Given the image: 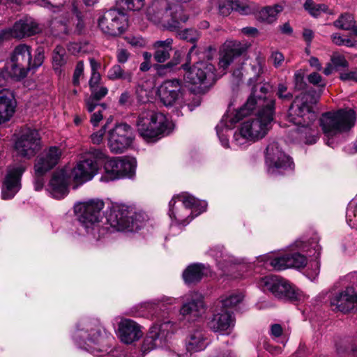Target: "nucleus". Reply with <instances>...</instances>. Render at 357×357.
<instances>
[{
  "label": "nucleus",
  "mask_w": 357,
  "mask_h": 357,
  "mask_svg": "<svg viewBox=\"0 0 357 357\" xmlns=\"http://www.w3.org/2000/svg\"><path fill=\"white\" fill-rule=\"evenodd\" d=\"M275 100L266 97H258L252 93L247 102L238 109H229L216 126L217 135L222 145L228 148L229 132L234 125L245 117L257 107V114L243 121L234 132L231 144L239 148L248 145L264 138L271 128L274 119Z\"/></svg>",
  "instance_id": "f257e3e1"
},
{
  "label": "nucleus",
  "mask_w": 357,
  "mask_h": 357,
  "mask_svg": "<svg viewBox=\"0 0 357 357\" xmlns=\"http://www.w3.org/2000/svg\"><path fill=\"white\" fill-rule=\"evenodd\" d=\"M319 96H313L310 92L301 93L296 97L289 109L287 121L296 128L293 131L294 138L306 144H315L319 139V132L317 114L312 109V105L316 104Z\"/></svg>",
  "instance_id": "f03ea898"
},
{
  "label": "nucleus",
  "mask_w": 357,
  "mask_h": 357,
  "mask_svg": "<svg viewBox=\"0 0 357 357\" xmlns=\"http://www.w3.org/2000/svg\"><path fill=\"white\" fill-rule=\"evenodd\" d=\"M105 218L107 223L116 231L136 232L149 220L148 215L123 202H107Z\"/></svg>",
  "instance_id": "7ed1b4c3"
},
{
  "label": "nucleus",
  "mask_w": 357,
  "mask_h": 357,
  "mask_svg": "<svg viewBox=\"0 0 357 357\" xmlns=\"http://www.w3.org/2000/svg\"><path fill=\"white\" fill-rule=\"evenodd\" d=\"M73 339L79 348L96 354L107 350L112 346L114 336L99 324L84 321L77 324Z\"/></svg>",
  "instance_id": "20e7f679"
},
{
  "label": "nucleus",
  "mask_w": 357,
  "mask_h": 357,
  "mask_svg": "<svg viewBox=\"0 0 357 357\" xmlns=\"http://www.w3.org/2000/svg\"><path fill=\"white\" fill-rule=\"evenodd\" d=\"M356 114L353 109H340L322 114L319 123L324 134L328 138L326 144L333 147L331 139L340 133L349 130L355 124Z\"/></svg>",
  "instance_id": "39448f33"
},
{
  "label": "nucleus",
  "mask_w": 357,
  "mask_h": 357,
  "mask_svg": "<svg viewBox=\"0 0 357 357\" xmlns=\"http://www.w3.org/2000/svg\"><path fill=\"white\" fill-rule=\"evenodd\" d=\"M104 202H76L74 212L81 227L86 234H91L98 240L104 233V229L100 227V221L102 218L101 210Z\"/></svg>",
  "instance_id": "423d86ee"
},
{
  "label": "nucleus",
  "mask_w": 357,
  "mask_h": 357,
  "mask_svg": "<svg viewBox=\"0 0 357 357\" xmlns=\"http://www.w3.org/2000/svg\"><path fill=\"white\" fill-rule=\"evenodd\" d=\"M105 158V155L102 151L91 149L82 154L79 160L68 174L69 177L77 184L91 180L98 172V160Z\"/></svg>",
  "instance_id": "0eeeda50"
},
{
  "label": "nucleus",
  "mask_w": 357,
  "mask_h": 357,
  "mask_svg": "<svg viewBox=\"0 0 357 357\" xmlns=\"http://www.w3.org/2000/svg\"><path fill=\"white\" fill-rule=\"evenodd\" d=\"M260 286L264 291H270L280 299L301 301L304 298L302 291L288 280L277 275H269L261 279Z\"/></svg>",
  "instance_id": "6e6552de"
},
{
  "label": "nucleus",
  "mask_w": 357,
  "mask_h": 357,
  "mask_svg": "<svg viewBox=\"0 0 357 357\" xmlns=\"http://www.w3.org/2000/svg\"><path fill=\"white\" fill-rule=\"evenodd\" d=\"M347 279L353 285L335 291L330 296L333 310L343 313L349 312L357 307V273L348 275Z\"/></svg>",
  "instance_id": "1a4fd4ad"
},
{
  "label": "nucleus",
  "mask_w": 357,
  "mask_h": 357,
  "mask_svg": "<svg viewBox=\"0 0 357 357\" xmlns=\"http://www.w3.org/2000/svg\"><path fill=\"white\" fill-rule=\"evenodd\" d=\"M137 160L135 158H113L105 161L102 181H109L123 177L132 178L135 174Z\"/></svg>",
  "instance_id": "9d476101"
},
{
  "label": "nucleus",
  "mask_w": 357,
  "mask_h": 357,
  "mask_svg": "<svg viewBox=\"0 0 357 357\" xmlns=\"http://www.w3.org/2000/svg\"><path fill=\"white\" fill-rule=\"evenodd\" d=\"M183 68L186 70L184 74L185 82L201 88L210 86L217 79L215 67L208 62H197L190 68H188V65L185 64Z\"/></svg>",
  "instance_id": "9b49d317"
},
{
  "label": "nucleus",
  "mask_w": 357,
  "mask_h": 357,
  "mask_svg": "<svg viewBox=\"0 0 357 357\" xmlns=\"http://www.w3.org/2000/svg\"><path fill=\"white\" fill-rule=\"evenodd\" d=\"M266 164L268 172L273 175L283 174L294 168L292 159L286 154L276 142L268 144L266 152Z\"/></svg>",
  "instance_id": "f8f14e48"
},
{
  "label": "nucleus",
  "mask_w": 357,
  "mask_h": 357,
  "mask_svg": "<svg viewBox=\"0 0 357 357\" xmlns=\"http://www.w3.org/2000/svg\"><path fill=\"white\" fill-rule=\"evenodd\" d=\"M101 31L108 36H118L128 28V17L118 10L110 9L105 12L98 20Z\"/></svg>",
  "instance_id": "ddd939ff"
},
{
  "label": "nucleus",
  "mask_w": 357,
  "mask_h": 357,
  "mask_svg": "<svg viewBox=\"0 0 357 357\" xmlns=\"http://www.w3.org/2000/svg\"><path fill=\"white\" fill-rule=\"evenodd\" d=\"M206 208V202H174L169 207V216L178 224L186 225Z\"/></svg>",
  "instance_id": "4468645a"
},
{
  "label": "nucleus",
  "mask_w": 357,
  "mask_h": 357,
  "mask_svg": "<svg viewBox=\"0 0 357 357\" xmlns=\"http://www.w3.org/2000/svg\"><path fill=\"white\" fill-rule=\"evenodd\" d=\"M134 138L132 129L129 125L118 123L109 131V148L114 153H121L132 145Z\"/></svg>",
  "instance_id": "2eb2a0df"
},
{
  "label": "nucleus",
  "mask_w": 357,
  "mask_h": 357,
  "mask_svg": "<svg viewBox=\"0 0 357 357\" xmlns=\"http://www.w3.org/2000/svg\"><path fill=\"white\" fill-rule=\"evenodd\" d=\"M10 67V76L16 79L26 77L27 72L31 70V49L30 47L21 44L15 48L11 56L10 61L7 64Z\"/></svg>",
  "instance_id": "dca6fc26"
},
{
  "label": "nucleus",
  "mask_w": 357,
  "mask_h": 357,
  "mask_svg": "<svg viewBox=\"0 0 357 357\" xmlns=\"http://www.w3.org/2000/svg\"><path fill=\"white\" fill-rule=\"evenodd\" d=\"M40 148V137L38 132L30 128L23 131L15 144L17 153L26 158L33 157Z\"/></svg>",
  "instance_id": "f3484780"
},
{
  "label": "nucleus",
  "mask_w": 357,
  "mask_h": 357,
  "mask_svg": "<svg viewBox=\"0 0 357 357\" xmlns=\"http://www.w3.org/2000/svg\"><path fill=\"white\" fill-rule=\"evenodd\" d=\"M319 238L317 234H314L307 242L304 241H296V246L303 250V252L312 253L314 250L313 256L315 257V260L310 263L311 268H307L306 275L307 278L314 280L318 276L320 272V261L318 259L321 251V247L319 244Z\"/></svg>",
  "instance_id": "a211bd4d"
},
{
  "label": "nucleus",
  "mask_w": 357,
  "mask_h": 357,
  "mask_svg": "<svg viewBox=\"0 0 357 357\" xmlns=\"http://www.w3.org/2000/svg\"><path fill=\"white\" fill-rule=\"evenodd\" d=\"M70 180L66 169L58 171L54 174L50 180L47 191L53 199H63L68 194V184Z\"/></svg>",
  "instance_id": "6ab92c4d"
},
{
  "label": "nucleus",
  "mask_w": 357,
  "mask_h": 357,
  "mask_svg": "<svg viewBox=\"0 0 357 357\" xmlns=\"http://www.w3.org/2000/svg\"><path fill=\"white\" fill-rule=\"evenodd\" d=\"M24 171L22 165L10 167L8 170L2 190V199H10L20 189V178Z\"/></svg>",
  "instance_id": "aec40b11"
},
{
  "label": "nucleus",
  "mask_w": 357,
  "mask_h": 357,
  "mask_svg": "<svg viewBox=\"0 0 357 357\" xmlns=\"http://www.w3.org/2000/svg\"><path fill=\"white\" fill-rule=\"evenodd\" d=\"M116 335L120 341L126 344H131L138 341L143 335L141 326L130 319H123L119 323Z\"/></svg>",
  "instance_id": "412c9836"
},
{
  "label": "nucleus",
  "mask_w": 357,
  "mask_h": 357,
  "mask_svg": "<svg viewBox=\"0 0 357 357\" xmlns=\"http://www.w3.org/2000/svg\"><path fill=\"white\" fill-rule=\"evenodd\" d=\"M246 48L236 40H227L220 50L219 68L225 70L238 56H241Z\"/></svg>",
  "instance_id": "4be33fe9"
},
{
  "label": "nucleus",
  "mask_w": 357,
  "mask_h": 357,
  "mask_svg": "<svg viewBox=\"0 0 357 357\" xmlns=\"http://www.w3.org/2000/svg\"><path fill=\"white\" fill-rule=\"evenodd\" d=\"M235 319L230 310L222 309L215 313L208 322V327L213 332L229 334L234 326Z\"/></svg>",
  "instance_id": "5701e85b"
},
{
  "label": "nucleus",
  "mask_w": 357,
  "mask_h": 357,
  "mask_svg": "<svg viewBox=\"0 0 357 357\" xmlns=\"http://www.w3.org/2000/svg\"><path fill=\"white\" fill-rule=\"evenodd\" d=\"M156 115L153 112L142 114L137 122L138 131L147 142L156 140Z\"/></svg>",
  "instance_id": "b1692460"
},
{
  "label": "nucleus",
  "mask_w": 357,
  "mask_h": 357,
  "mask_svg": "<svg viewBox=\"0 0 357 357\" xmlns=\"http://www.w3.org/2000/svg\"><path fill=\"white\" fill-rule=\"evenodd\" d=\"M61 155V150L56 146H52L48 150L44 151L35 164L36 173L38 176H42L50 170L58 163Z\"/></svg>",
  "instance_id": "393cba45"
},
{
  "label": "nucleus",
  "mask_w": 357,
  "mask_h": 357,
  "mask_svg": "<svg viewBox=\"0 0 357 357\" xmlns=\"http://www.w3.org/2000/svg\"><path fill=\"white\" fill-rule=\"evenodd\" d=\"M203 298L197 294L191 295L190 299L184 303L180 309V314L188 321H192L204 312Z\"/></svg>",
  "instance_id": "a878e982"
},
{
  "label": "nucleus",
  "mask_w": 357,
  "mask_h": 357,
  "mask_svg": "<svg viewBox=\"0 0 357 357\" xmlns=\"http://www.w3.org/2000/svg\"><path fill=\"white\" fill-rule=\"evenodd\" d=\"M17 102L13 91H0V125L10 120L15 112Z\"/></svg>",
  "instance_id": "bb28decb"
},
{
  "label": "nucleus",
  "mask_w": 357,
  "mask_h": 357,
  "mask_svg": "<svg viewBox=\"0 0 357 357\" xmlns=\"http://www.w3.org/2000/svg\"><path fill=\"white\" fill-rule=\"evenodd\" d=\"M181 84L177 79L167 80L158 89V95L165 106L172 105L178 98Z\"/></svg>",
  "instance_id": "cd10ccee"
},
{
  "label": "nucleus",
  "mask_w": 357,
  "mask_h": 357,
  "mask_svg": "<svg viewBox=\"0 0 357 357\" xmlns=\"http://www.w3.org/2000/svg\"><path fill=\"white\" fill-rule=\"evenodd\" d=\"M56 24H59L57 26L60 27L59 31L66 34H68L70 32L79 34L84 29V22L82 17L76 8L73 9V15L70 19L65 21L55 22L54 26Z\"/></svg>",
  "instance_id": "c85d7f7f"
},
{
  "label": "nucleus",
  "mask_w": 357,
  "mask_h": 357,
  "mask_svg": "<svg viewBox=\"0 0 357 357\" xmlns=\"http://www.w3.org/2000/svg\"><path fill=\"white\" fill-rule=\"evenodd\" d=\"M208 255L216 261L217 266L222 270L231 264H238V259L227 252L222 245H215L209 249Z\"/></svg>",
  "instance_id": "c756f323"
},
{
  "label": "nucleus",
  "mask_w": 357,
  "mask_h": 357,
  "mask_svg": "<svg viewBox=\"0 0 357 357\" xmlns=\"http://www.w3.org/2000/svg\"><path fill=\"white\" fill-rule=\"evenodd\" d=\"M209 272L208 267L202 264L189 265L183 273V278L186 284H190L199 282Z\"/></svg>",
  "instance_id": "7c9ffc66"
},
{
  "label": "nucleus",
  "mask_w": 357,
  "mask_h": 357,
  "mask_svg": "<svg viewBox=\"0 0 357 357\" xmlns=\"http://www.w3.org/2000/svg\"><path fill=\"white\" fill-rule=\"evenodd\" d=\"M155 79L144 82L136 89L137 100L141 103L153 102L156 96Z\"/></svg>",
  "instance_id": "2f4dec72"
},
{
  "label": "nucleus",
  "mask_w": 357,
  "mask_h": 357,
  "mask_svg": "<svg viewBox=\"0 0 357 357\" xmlns=\"http://www.w3.org/2000/svg\"><path fill=\"white\" fill-rule=\"evenodd\" d=\"M284 10L283 5L275 3L262 8L257 14L258 21L271 24L277 22L278 15Z\"/></svg>",
  "instance_id": "473e14b6"
},
{
  "label": "nucleus",
  "mask_w": 357,
  "mask_h": 357,
  "mask_svg": "<svg viewBox=\"0 0 357 357\" xmlns=\"http://www.w3.org/2000/svg\"><path fill=\"white\" fill-rule=\"evenodd\" d=\"M207 346L205 333L201 329H195L190 333L186 341V349L189 352L204 350Z\"/></svg>",
  "instance_id": "72a5a7b5"
},
{
  "label": "nucleus",
  "mask_w": 357,
  "mask_h": 357,
  "mask_svg": "<svg viewBox=\"0 0 357 357\" xmlns=\"http://www.w3.org/2000/svg\"><path fill=\"white\" fill-rule=\"evenodd\" d=\"M173 12L171 13V21L167 23L161 22L162 26L170 31H178L182 23H185L188 20V16L186 15L181 6H175L172 8Z\"/></svg>",
  "instance_id": "f704fd0d"
},
{
  "label": "nucleus",
  "mask_w": 357,
  "mask_h": 357,
  "mask_svg": "<svg viewBox=\"0 0 357 357\" xmlns=\"http://www.w3.org/2000/svg\"><path fill=\"white\" fill-rule=\"evenodd\" d=\"M91 90V96L85 100L86 110L91 113L96 107H98V102L103 98L108 93V89L104 86H98Z\"/></svg>",
  "instance_id": "c9c22d12"
},
{
  "label": "nucleus",
  "mask_w": 357,
  "mask_h": 357,
  "mask_svg": "<svg viewBox=\"0 0 357 357\" xmlns=\"http://www.w3.org/2000/svg\"><path fill=\"white\" fill-rule=\"evenodd\" d=\"M259 261H264L273 268L275 271H282L289 268L287 254L274 256L271 255H265L259 257Z\"/></svg>",
  "instance_id": "e433bc0d"
},
{
  "label": "nucleus",
  "mask_w": 357,
  "mask_h": 357,
  "mask_svg": "<svg viewBox=\"0 0 357 357\" xmlns=\"http://www.w3.org/2000/svg\"><path fill=\"white\" fill-rule=\"evenodd\" d=\"M174 129L170 118L162 113H158V139L168 136Z\"/></svg>",
  "instance_id": "4c0bfd02"
},
{
  "label": "nucleus",
  "mask_w": 357,
  "mask_h": 357,
  "mask_svg": "<svg viewBox=\"0 0 357 357\" xmlns=\"http://www.w3.org/2000/svg\"><path fill=\"white\" fill-rule=\"evenodd\" d=\"M67 62V55L66 49L61 46L57 45L54 48L52 56V63L54 70L56 73H61V69Z\"/></svg>",
  "instance_id": "58836bf2"
},
{
  "label": "nucleus",
  "mask_w": 357,
  "mask_h": 357,
  "mask_svg": "<svg viewBox=\"0 0 357 357\" xmlns=\"http://www.w3.org/2000/svg\"><path fill=\"white\" fill-rule=\"evenodd\" d=\"M23 31L26 32L24 33V37L39 33L43 29V26L31 17H23Z\"/></svg>",
  "instance_id": "ea45409f"
},
{
  "label": "nucleus",
  "mask_w": 357,
  "mask_h": 357,
  "mask_svg": "<svg viewBox=\"0 0 357 357\" xmlns=\"http://www.w3.org/2000/svg\"><path fill=\"white\" fill-rule=\"evenodd\" d=\"M89 63L91 67V77L89 81V85L90 89H93L98 86L101 81V75L98 72L100 68V63L93 58L89 59Z\"/></svg>",
  "instance_id": "a19ab883"
},
{
  "label": "nucleus",
  "mask_w": 357,
  "mask_h": 357,
  "mask_svg": "<svg viewBox=\"0 0 357 357\" xmlns=\"http://www.w3.org/2000/svg\"><path fill=\"white\" fill-rule=\"evenodd\" d=\"M286 254L289 268H301L306 266L307 258L303 255H301L298 252Z\"/></svg>",
  "instance_id": "79ce46f5"
},
{
  "label": "nucleus",
  "mask_w": 357,
  "mask_h": 357,
  "mask_svg": "<svg viewBox=\"0 0 357 357\" xmlns=\"http://www.w3.org/2000/svg\"><path fill=\"white\" fill-rule=\"evenodd\" d=\"M303 7L314 17H317L328 11V6L326 4H317L312 0H306Z\"/></svg>",
  "instance_id": "37998d69"
},
{
  "label": "nucleus",
  "mask_w": 357,
  "mask_h": 357,
  "mask_svg": "<svg viewBox=\"0 0 357 357\" xmlns=\"http://www.w3.org/2000/svg\"><path fill=\"white\" fill-rule=\"evenodd\" d=\"M172 40L170 38L165 41H158V63L164 62L169 57V51L172 50Z\"/></svg>",
  "instance_id": "c03bdc74"
},
{
  "label": "nucleus",
  "mask_w": 357,
  "mask_h": 357,
  "mask_svg": "<svg viewBox=\"0 0 357 357\" xmlns=\"http://www.w3.org/2000/svg\"><path fill=\"white\" fill-rule=\"evenodd\" d=\"M107 78L110 80L127 79L128 82L132 80V75L130 73H125L119 65L113 66L107 73Z\"/></svg>",
  "instance_id": "a18cd8bd"
},
{
  "label": "nucleus",
  "mask_w": 357,
  "mask_h": 357,
  "mask_svg": "<svg viewBox=\"0 0 357 357\" xmlns=\"http://www.w3.org/2000/svg\"><path fill=\"white\" fill-rule=\"evenodd\" d=\"M158 339L165 340L174 330V324L169 319H163L158 328Z\"/></svg>",
  "instance_id": "49530a36"
},
{
  "label": "nucleus",
  "mask_w": 357,
  "mask_h": 357,
  "mask_svg": "<svg viewBox=\"0 0 357 357\" xmlns=\"http://www.w3.org/2000/svg\"><path fill=\"white\" fill-rule=\"evenodd\" d=\"M243 296L241 294H232L229 296L222 298L220 301L221 303V308L229 310L230 308L236 306L238 303L241 302Z\"/></svg>",
  "instance_id": "de8ad7c7"
},
{
  "label": "nucleus",
  "mask_w": 357,
  "mask_h": 357,
  "mask_svg": "<svg viewBox=\"0 0 357 357\" xmlns=\"http://www.w3.org/2000/svg\"><path fill=\"white\" fill-rule=\"evenodd\" d=\"M354 23V17L349 14L342 15L338 20L334 22L336 27L344 30L351 29Z\"/></svg>",
  "instance_id": "09e8293b"
},
{
  "label": "nucleus",
  "mask_w": 357,
  "mask_h": 357,
  "mask_svg": "<svg viewBox=\"0 0 357 357\" xmlns=\"http://www.w3.org/2000/svg\"><path fill=\"white\" fill-rule=\"evenodd\" d=\"M234 11L243 15L253 14L257 10V7L255 4L241 3L238 1H234Z\"/></svg>",
  "instance_id": "8fccbe9b"
},
{
  "label": "nucleus",
  "mask_w": 357,
  "mask_h": 357,
  "mask_svg": "<svg viewBox=\"0 0 357 357\" xmlns=\"http://www.w3.org/2000/svg\"><path fill=\"white\" fill-rule=\"evenodd\" d=\"M151 334L146 336L143 341L141 351L144 354L149 353L155 347L156 333L151 332Z\"/></svg>",
  "instance_id": "3c124183"
},
{
  "label": "nucleus",
  "mask_w": 357,
  "mask_h": 357,
  "mask_svg": "<svg viewBox=\"0 0 357 357\" xmlns=\"http://www.w3.org/2000/svg\"><path fill=\"white\" fill-rule=\"evenodd\" d=\"M23 25V18L20 19L15 23L11 29H8V32L10 37L22 38L24 37V31Z\"/></svg>",
  "instance_id": "603ef678"
},
{
  "label": "nucleus",
  "mask_w": 357,
  "mask_h": 357,
  "mask_svg": "<svg viewBox=\"0 0 357 357\" xmlns=\"http://www.w3.org/2000/svg\"><path fill=\"white\" fill-rule=\"evenodd\" d=\"M234 1L232 0H221L218 3V10L223 16L229 15L232 10H234Z\"/></svg>",
  "instance_id": "864d4df0"
},
{
  "label": "nucleus",
  "mask_w": 357,
  "mask_h": 357,
  "mask_svg": "<svg viewBox=\"0 0 357 357\" xmlns=\"http://www.w3.org/2000/svg\"><path fill=\"white\" fill-rule=\"evenodd\" d=\"M178 35L181 39L185 40L191 43L195 42L199 38V33L196 30L192 29H185L181 31L178 33Z\"/></svg>",
  "instance_id": "5fc2aeb1"
},
{
  "label": "nucleus",
  "mask_w": 357,
  "mask_h": 357,
  "mask_svg": "<svg viewBox=\"0 0 357 357\" xmlns=\"http://www.w3.org/2000/svg\"><path fill=\"white\" fill-rule=\"evenodd\" d=\"M333 43L337 45H344L347 47H354L356 45V41L341 36L339 33H334L331 36Z\"/></svg>",
  "instance_id": "6e6d98bb"
},
{
  "label": "nucleus",
  "mask_w": 357,
  "mask_h": 357,
  "mask_svg": "<svg viewBox=\"0 0 357 357\" xmlns=\"http://www.w3.org/2000/svg\"><path fill=\"white\" fill-rule=\"evenodd\" d=\"M106 105L105 104L98 105V107H96L93 112L91 116V123L93 126H97L98 123L102 119L103 114L102 112L105 110Z\"/></svg>",
  "instance_id": "4d7b16f0"
},
{
  "label": "nucleus",
  "mask_w": 357,
  "mask_h": 357,
  "mask_svg": "<svg viewBox=\"0 0 357 357\" xmlns=\"http://www.w3.org/2000/svg\"><path fill=\"white\" fill-rule=\"evenodd\" d=\"M331 61L335 68H347L349 66V63L344 56L337 52H334L332 54Z\"/></svg>",
  "instance_id": "13d9d810"
},
{
  "label": "nucleus",
  "mask_w": 357,
  "mask_h": 357,
  "mask_svg": "<svg viewBox=\"0 0 357 357\" xmlns=\"http://www.w3.org/2000/svg\"><path fill=\"white\" fill-rule=\"evenodd\" d=\"M20 0H0V15H9L13 9V5L18 4Z\"/></svg>",
  "instance_id": "bf43d9fd"
},
{
  "label": "nucleus",
  "mask_w": 357,
  "mask_h": 357,
  "mask_svg": "<svg viewBox=\"0 0 357 357\" xmlns=\"http://www.w3.org/2000/svg\"><path fill=\"white\" fill-rule=\"evenodd\" d=\"M277 96L280 99L285 101L290 100L293 97L292 93L288 91L287 86L283 83L278 84Z\"/></svg>",
  "instance_id": "052dcab7"
},
{
  "label": "nucleus",
  "mask_w": 357,
  "mask_h": 357,
  "mask_svg": "<svg viewBox=\"0 0 357 357\" xmlns=\"http://www.w3.org/2000/svg\"><path fill=\"white\" fill-rule=\"evenodd\" d=\"M124 7L130 10H139L144 5V0H121Z\"/></svg>",
  "instance_id": "680f3d73"
},
{
  "label": "nucleus",
  "mask_w": 357,
  "mask_h": 357,
  "mask_svg": "<svg viewBox=\"0 0 357 357\" xmlns=\"http://www.w3.org/2000/svg\"><path fill=\"white\" fill-rule=\"evenodd\" d=\"M308 82L315 86L324 88L326 83V81L318 73H310L307 77Z\"/></svg>",
  "instance_id": "e2e57ef3"
},
{
  "label": "nucleus",
  "mask_w": 357,
  "mask_h": 357,
  "mask_svg": "<svg viewBox=\"0 0 357 357\" xmlns=\"http://www.w3.org/2000/svg\"><path fill=\"white\" fill-rule=\"evenodd\" d=\"M44 61V50L43 47H38L36 51L34 59L31 61V69L36 68L40 66Z\"/></svg>",
  "instance_id": "0e129e2a"
},
{
  "label": "nucleus",
  "mask_w": 357,
  "mask_h": 357,
  "mask_svg": "<svg viewBox=\"0 0 357 357\" xmlns=\"http://www.w3.org/2000/svg\"><path fill=\"white\" fill-rule=\"evenodd\" d=\"M84 63L83 61L77 62L73 77V83L75 86L79 84V79L84 74Z\"/></svg>",
  "instance_id": "69168bd1"
},
{
  "label": "nucleus",
  "mask_w": 357,
  "mask_h": 357,
  "mask_svg": "<svg viewBox=\"0 0 357 357\" xmlns=\"http://www.w3.org/2000/svg\"><path fill=\"white\" fill-rule=\"evenodd\" d=\"M346 216L348 222H352L353 218L357 221V202H349Z\"/></svg>",
  "instance_id": "338daca9"
},
{
  "label": "nucleus",
  "mask_w": 357,
  "mask_h": 357,
  "mask_svg": "<svg viewBox=\"0 0 357 357\" xmlns=\"http://www.w3.org/2000/svg\"><path fill=\"white\" fill-rule=\"evenodd\" d=\"M9 71H10V68L8 66L5 70H0V87L6 86L13 79H16L14 77L10 76Z\"/></svg>",
  "instance_id": "774afa93"
}]
</instances>
